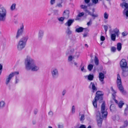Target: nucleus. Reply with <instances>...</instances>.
I'll return each mask as SVG.
<instances>
[{"instance_id": "1", "label": "nucleus", "mask_w": 128, "mask_h": 128, "mask_svg": "<svg viewBox=\"0 0 128 128\" xmlns=\"http://www.w3.org/2000/svg\"><path fill=\"white\" fill-rule=\"evenodd\" d=\"M25 69L27 71L37 72L40 70L39 66L36 64L35 60L31 56H27L24 59Z\"/></svg>"}, {"instance_id": "2", "label": "nucleus", "mask_w": 128, "mask_h": 128, "mask_svg": "<svg viewBox=\"0 0 128 128\" xmlns=\"http://www.w3.org/2000/svg\"><path fill=\"white\" fill-rule=\"evenodd\" d=\"M28 38V36H26L20 40L16 45V48L18 51H21L24 48Z\"/></svg>"}, {"instance_id": "3", "label": "nucleus", "mask_w": 128, "mask_h": 128, "mask_svg": "<svg viewBox=\"0 0 128 128\" xmlns=\"http://www.w3.org/2000/svg\"><path fill=\"white\" fill-rule=\"evenodd\" d=\"M6 9L2 4H0V22L6 21Z\"/></svg>"}, {"instance_id": "4", "label": "nucleus", "mask_w": 128, "mask_h": 128, "mask_svg": "<svg viewBox=\"0 0 128 128\" xmlns=\"http://www.w3.org/2000/svg\"><path fill=\"white\" fill-rule=\"evenodd\" d=\"M116 83L117 87L120 92L124 95L126 94V92L124 90V88L122 84L121 78L119 74H117Z\"/></svg>"}, {"instance_id": "5", "label": "nucleus", "mask_w": 128, "mask_h": 128, "mask_svg": "<svg viewBox=\"0 0 128 128\" xmlns=\"http://www.w3.org/2000/svg\"><path fill=\"white\" fill-rule=\"evenodd\" d=\"M50 74L52 78L56 79L59 76V72L58 68L56 67L52 68L50 71Z\"/></svg>"}, {"instance_id": "6", "label": "nucleus", "mask_w": 128, "mask_h": 128, "mask_svg": "<svg viewBox=\"0 0 128 128\" xmlns=\"http://www.w3.org/2000/svg\"><path fill=\"white\" fill-rule=\"evenodd\" d=\"M111 40L114 41L115 40L116 36L118 37L120 34L119 30L117 28H116L110 32Z\"/></svg>"}, {"instance_id": "7", "label": "nucleus", "mask_w": 128, "mask_h": 128, "mask_svg": "<svg viewBox=\"0 0 128 128\" xmlns=\"http://www.w3.org/2000/svg\"><path fill=\"white\" fill-rule=\"evenodd\" d=\"M120 6L123 8H125L124 10L123 13L124 16H126V18H128V4L124 1L122 3H120Z\"/></svg>"}, {"instance_id": "8", "label": "nucleus", "mask_w": 128, "mask_h": 128, "mask_svg": "<svg viewBox=\"0 0 128 128\" xmlns=\"http://www.w3.org/2000/svg\"><path fill=\"white\" fill-rule=\"evenodd\" d=\"M19 74L18 72H14L11 73L8 76H7L5 84L6 85H7L10 82V81L12 78L16 74Z\"/></svg>"}, {"instance_id": "9", "label": "nucleus", "mask_w": 128, "mask_h": 128, "mask_svg": "<svg viewBox=\"0 0 128 128\" xmlns=\"http://www.w3.org/2000/svg\"><path fill=\"white\" fill-rule=\"evenodd\" d=\"M101 112L103 118H106L107 115L108 113L106 110L105 108V106L104 102H103L101 106Z\"/></svg>"}, {"instance_id": "10", "label": "nucleus", "mask_w": 128, "mask_h": 128, "mask_svg": "<svg viewBox=\"0 0 128 128\" xmlns=\"http://www.w3.org/2000/svg\"><path fill=\"white\" fill-rule=\"evenodd\" d=\"M96 95L95 96V98L99 100V102H102L103 99L102 96L104 94L102 92L98 91L96 92Z\"/></svg>"}, {"instance_id": "11", "label": "nucleus", "mask_w": 128, "mask_h": 128, "mask_svg": "<svg viewBox=\"0 0 128 128\" xmlns=\"http://www.w3.org/2000/svg\"><path fill=\"white\" fill-rule=\"evenodd\" d=\"M24 30V26L23 24H22L20 26V28L18 30L17 32L16 36V39H18L22 34Z\"/></svg>"}, {"instance_id": "12", "label": "nucleus", "mask_w": 128, "mask_h": 128, "mask_svg": "<svg viewBox=\"0 0 128 128\" xmlns=\"http://www.w3.org/2000/svg\"><path fill=\"white\" fill-rule=\"evenodd\" d=\"M96 119L98 126L100 127L102 122V119L101 118L100 113L99 112H97Z\"/></svg>"}, {"instance_id": "13", "label": "nucleus", "mask_w": 128, "mask_h": 128, "mask_svg": "<svg viewBox=\"0 0 128 128\" xmlns=\"http://www.w3.org/2000/svg\"><path fill=\"white\" fill-rule=\"evenodd\" d=\"M120 65L121 69L128 68L126 60L124 59H122L120 62Z\"/></svg>"}, {"instance_id": "14", "label": "nucleus", "mask_w": 128, "mask_h": 128, "mask_svg": "<svg viewBox=\"0 0 128 128\" xmlns=\"http://www.w3.org/2000/svg\"><path fill=\"white\" fill-rule=\"evenodd\" d=\"M122 75L124 77H126L128 76V68L122 69Z\"/></svg>"}, {"instance_id": "15", "label": "nucleus", "mask_w": 128, "mask_h": 128, "mask_svg": "<svg viewBox=\"0 0 128 128\" xmlns=\"http://www.w3.org/2000/svg\"><path fill=\"white\" fill-rule=\"evenodd\" d=\"M89 88L90 89H92V92H94L97 90L96 88V87L95 84L94 82H91L89 86Z\"/></svg>"}, {"instance_id": "16", "label": "nucleus", "mask_w": 128, "mask_h": 128, "mask_svg": "<svg viewBox=\"0 0 128 128\" xmlns=\"http://www.w3.org/2000/svg\"><path fill=\"white\" fill-rule=\"evenodd\" d=\"M69 11L68 10H66L63 12L62 15L65 18L67 19L69 17Z\"/></svg>"}, {"instance_id": "17", "label": "nucleus", "mask_w": 128, "mask_h": 128, "mask_svg": "<svg viewBox=\"0 0 128 128\" xmlns=\"http://www.w3.org/2000/svg\"><path fill=\"white\" fill-rule=\"evenodd\" d=\"M98 77L99 80L102 82V84L104 83V74L102 72L100 73L99 74Z\"/></svg>"}, {"instance_id": "18", "label": "nucleus", "mask_w": 128, "mask_h": 128, "mask_svg": "<svg viewBox=\"0 0 128 128\" xmlns=\"http://www.w3.org/2000/svg\"><path fill=\"white\" fill-rule=\"evenodd\" d=\"M74 19H69L64 24V25L66 26H68V27H69L70 26L72 23L74 22Z\"/></svg>"}, {"instance_id": "19", "label": "nucleus", "mask_w": 128, "mask_h": 128, "mask_svg": "<svg viewBox=\"0 0 128 128\" xmlns=\"http://www.w3.org/2000/svg\"><path fill=\"white\" fill-rule=\"evenodd\" d=\"M110 88L112 92V98L114 101L116 103H117V101L115 99L116 94V92L114 90L112 87H111Z\"/></svg>"}, {"instance_id": "20", "label": "nucleus", "mask_w": 128, "mask_h": 128, "mask_svg": "<svg viewBox=\"0 0 128 128\" xmlns=\"http://www.w3.org/2000/svg\"><path fill=\"white\" fill-rule=\"evenodd\" d=\"M74 51L73 48L70 47L66 51V54L68 55L72 54Z\"/></svg>"}, {"instance_id": "21", "label": "nucleus", "mask_w": 128, "mask_h": 128, "mask_svg": "<svg viewBox=\"0 0 128 128\" xmlns=\"http://www.w3.org/2000/svg\"><path fill=\"white\" fill-rule=\"evenodd\" d=\"M44 34V31L43 30H40L38 33V38L41 40Z\"/></svg>"}, {"instance_id": "22", "label": "nucleus", "mask_w": 128, "mask_h": 128, "mask_svg": "<svg viewBox=\"0 0 128 128\" xmlns=\"http://www.w3.org/2000/svg\"><path fill=\"white\" fill-rule=\"evenodd\" d=\"M85 78H87L88 80L90 81L92 80L94 78V76L93 74H89L88 76H84Z\"/></svg>"}, {"instance_id": "23", "label": "nucleus", "mask_w": 128, "mask_h": 128, "mask_svg": "<svg viewBox=\"0 0 128 128\" xmlns=\"http://www.w3.org/2000/svg\"><path fill=\"white\" fill-rule=\"evenodd\" d=\"M6 104L5 102L3 100H1L0 102V109L4 108Z\"/></svg>"}, {"instance_id": "24", "label": "nucleus", "mask_w": 128, "mask_h": 128, "mask_svg": "<svg viewBox=\"0 0 128 128\" xmlns=\"http://www.w3.org/2000/svg\"><path fill=\"white\" fill-rule=\"evenodd\" d=\"M80 7L82 9H84V10L86 12L88 13V12H89L87 10V7L88 6H87L82 5L80 6Z\"/></svg>"}, {"instance_id": "25", "label": "nucleus", "mask_w": 128, "mask_h": 128, "mask_svg": "<svg viewBox=\"0 0 128 128\" xmlns=\"http://www.w3.org/2000/svg\"><path fill=\"white\" fill-rule=\"evenodd\" d=\"M84 28L82 27H79V28H77L76 30V31L77 32H82Z\"/></svg>"}, {"instance_id": "26", "label": "nucleus", "mask_w": 128, "mask_h": 128, "mask_svg": "<svg viewBox=\"0 0 128 128\" xmlns=\"http://www.w3.org/2000/svg\"><path fill=\"white\" fill-rule=\"evenodd\" d=\"M98 100H99L97 99H95V98H94L92 101L94 107L95 108H96L97 107V102Z\"/></svg>"}, {"instance_id": "27", "label": "nucleus", "mask_w": 128, "mask_h": 128, "mask_svg": "<svg viewBox=\"0 0 128 128\" xmlns=\"http://www.w3.org/2000/svg\"><path fill=\"white\" fill-rule=\"evenodd\" d=\"M117 48L118 50V51H120L122 48V44L120 42L118 43L117 44Z\"/></svg>"}, {"instance_id": "28", "label": "nucleus", "mask_w": 128, "mask_h": 128, "mask_svg": "<svg viewBox=\"0 0 128 128\" xmlns=\"http://www.w3.org/2000/svg\"><path fill=\"white\" fill-rule=\"evenodd\" d=\"M63 16L60 17L58 18V20L60 22H61V24H63L64 21L65 19Z\"/></svg>"}, {"instance_id": "29", "label": "nucleus", "mask_w": 128, "mask_h": 128, "mask_svg": "<svg viewBox=\"0 0 128 128\" xmlns=\"http://www.w3.org/2000/svg\"><path fill=\"white\" fill-rule=\"evenodd\" d=\"M74 58V56H72L71 55H70L68 56V60L69 62H70V63L72 64V59H73Z\"/></svg>"}, {"instance_id": "30", "label": "nucleus", "mask_w": 128, "mask_h": 128, "mask_svg": "<svg viewBox=\"0 0 128 128\" xmlns=\"http://www.w3.org/2000/svg\"><path fill=\"white\" fill-rule=\"evenodd\" d=\"M62 2H60L57 3L56 6V7H58L60 8H62Z\"/></svg>"}, {"instance_id": "31", "label": "nucleus", "mask_w": 128, "mask_h": 128, "mask_svg": "<svg viewBox=\"0 0 128 128\" xmlns=\"http://www.w3.org/2000/svg\"><path fill=\"white\" fill-rule=\"evenodd\" d=\"M66 33L70 35L71 34L72 32L70 30V27H67V30H66Z\"/></svg>"}, {"instance_id": "32", "label": "nucleus", "mask_w": 128, "mask_h": 128, "mask_svg": "<svg viewBox=\"0 0 128 128\" xmlns=\"http://www.w3.org/2000/svg\"><path fill=\"white\" fill-rule=\"evenodd\" d=\"M116 103L118 104V107L120 108H121L122 106L124 104V103L121 101H120L118 103L117 101V103Z\"/></svg>"}, {"instance_id": "33", "label": "nucleus", "mask_w": 128, "mask_h": 128, "mask_svg": "<svg viewBox=\"0 0 128 128\" xmlns=\"http://www.w3.org/2000/svg\"><path fill=\"white\" fill-rule=\"evenodd\" d=\"M94 62L95 64L96 65H98L99 64V60L97 57L96 56H95V57Z\"/></svg>"}, {"instance_id": "34", "label": "nucleus", "mask_w": 128, "mask_h": 128, "mask_svg": "<svg viewBox=\"0 0 128 128\" xmlns=\"http://www.w3.org/2000/svg\"><path fill=\"white\" fill-rule=\"evenodd\" d=\"M16 4L15 3L13 4L11 6L10 9L11 10H14L16 8Z\"/></svg>"}, {"instance_id": "35", "label": "nucleus", "mask_w": 128, "mask_h": 128, "mask_svg": "<svg viewBox=\"0 0 128 128\" xmlns=\"http://www.w3.org/2000/svg\"><path fill=\"white\" fill-rule=\"evenodd\" d=\"M93 66L92 64H89L88 66V68L89 71H91L92 69Z\"/></svg>"}, {"instance_id": "36", "label": "nucleus", "mask_w": 128, "mask_h": 128, "mask_svg": "<svg viewBox=\"0 0 128 128\" xmlns=\"http://www.w3.org/2000/svg\"><path fill=\"white\" fill-rule=\"evenodd\" d=\"M108 14L106 12H104V17L105 19H107L108 18Z\"/></svg>"}, {"instance_id": "37", "label": "nucleus", "mask_w": 128, "mask_h": 128, "mask_svg": "<svg viewBox=\"0 0 128 128\" xmlns=\"http://www.w3.org/2000/svg\"><path fill=\"white\" fill-rule=\"evenodd\" d=\"M75 107L74 106H72L71 112L72 114H74L75 113Z\"/></svg>"}, {"instance_id": "38", "label": "nucleus", "mask_w": 128, "mask_h": 128, "mask_svg": "<svg viewBox=\"0 0 128 128\" xmlns=\"http://www.w3.org/2000/svg\"><path fill=\"white\" fill-rule=\"evenodd\" d=\"M84 119V114H82L81 115V116L80 118V120L83 121Z\"/></svg>"}, {"instance_id": "39", "label": "nucleus", "mask_w": 128, "mask_h": 128, "mask_svg": "<svg viewBox=\"0 0 128 128\" xmlns=\"http://www.w3.org/2000/svg\"><path fill=\"white\" fill-rule=\"evenodd\" d=\"M88 14L94 17H97L98 16V15L97 14H91L90 12H88Z\"/></svg>"}, {"instance_id": "40", "label": "nucleus", "mask_w": 128, "mask_h": 128, "mask_svg": "<svg viewBox=\"0 0 128 128\" xmlns=\"http://www.w3.org/2000/svg\"><path fill=\"white\" fill-rule=\"evenodd\" d=\"M48 115L50 117H52L53 115V113L50 110L48 113Z\"/></svg>"}, {"instance_id": "41", "label": "nucleus", "mask_w": 128, "mask_h": 128, "mask_svg": "<svg viewBox=\"0 0 128 128\" xmlns=\"http://www.w3.org/2000/svg\"><path fill=\"white\" fill-rule=\"evenodd\" d=\"M55 2V0H51L50 1V4L51 5H53L54 4Z\"/></svg>"}, {"instance_id": "42", "label": "nucleus", "mask_w": 128, "mask_h": 128, "mask_svg": "<svg viewBox=\"0 0 128 128\" xmlns=\"http://www.w3.org/2000/svg\"><path fill=\"white\" fill-rule=\"evenodd\" d=\"M128 34L127 32H124L122 33V34L123 36H126Z\"/></svg>"}, {"instance_id": "43", "label": "nucleus", "mask_w": 128, "mask_h": 128, "mask_svg": "<svg viewBox=\"0 0 128 128\" xmlns=\"http://www.w3.org/2000/svg\"><path fill=\"white\" fill-rule=\"evenodd\" d=\"M98 0H92V3L96 4L98 3Z\"/></svg>"}, {"instance_id": "44", "label": "nucleus", "mask_w": 128, "mask_h": 128, "mask_svg": "<svg viewBox=\"0 0 128 128\" xmlns=\"http://www.w3.org/2000/svg\"><path fill=\"white\" fill-rule=\"evenodd\" d=\"M84 14V12H82L80 13L78 15V17H80L83 16Z\"/></svg>"}, {"instance_id": "45", "label": "nucleus", "mask_w": 128, "mask_h": 128, "mask_svg": "<svg viewBox=\"0 0 128 128\" xmlns=\"http://www.w3.org/2000/svg\"><path fill=\"white\" fill-rule=\"evenodd\" d=\"M111 50L112 52H114L116 51V49L114 47H112L111 48Z\"/></svg>"}, {"instance_id": "46", "label": "nucleus", "mask_w": 128, "mask_h": 128, "mask_svg": "<svg viewBox=\"0 0 128 128\" xmlns=\"http://www.w3.org/2000/svg\"><path fill=\"white\" fill-rule=\"evenodd\" d=\"M92 20L91 19H90L88 22L87 24L88 26H89L91 25L92 24Z\"/></svg>"}, {"instance_id": "47", "label": "nucleus", "mask_w": 128, "mask_h": 128, "mask_svg": "<svg viewBox=\"0 0 128 128\" xmlns=\"http://www.w3.org/2000/svg\"><path fill=\"white\" fill-rule=\"evenodd\" d=\"M104 27L105 31V33L106 34V32L108 30V27L107 26L105 25L104 26Z\"/></svg>"}, {"instance_id": "48", "label": "nucleus", "mask_w": 128, "mask_h": 128, "mask_svg": "<svg viewBox=\"0 0 128 128\" xmlns=\"http://www.w3.org/2000/svg\"><path fill=\"white\" fill-rule=\"evenodd\" d=\"M66 92V90H64L62 92V96H64L65 95Z\"/></svg>"}, {"instance_id": "49", "label": "nucleus", "mask_w": 128, "mask_h": 128, "mask_svg": "<svg viewBox=\"0 0 128 128\" xmlns=\"http://www.w3.org/2000/svg\"><path fill=\"white\" fill-rule=\"evenodd\" d=\"M105 38L103 36H102L100 37V40L102 41H103L105 40Z\"/></svg>"}, {"instance_id": "50", "label": "nucleus", "mask_w": 128, "mask_h": 128, "mask_svg": "<svg viewBox=\"0 0 128 128\" xmlns=\"http://www.w3.org/2000/svg\"><path fill=\"white\" fill-rule=\"evenodd\" d=\"M81 71L84 72H86V70L84 68V67H82L81 68Z\"/></svg>"}, {"instance_id": "51", "label": "nucleus", "mask_w": 128, "mask_h": 128, "mask_svg": "<svg viewBox=\"0 0 128 128\" xmlns=\"http://www.w3.org/2000/svg\"><path fill=\"white\" fill-rule=\"evenodd\" d=\"M58 128H63L64 126L62 124H58Z\"/></svg>"}, {"instance_id": "52", "label": "nucleus", "mask_w": 128, "mask_h": 128, "mask_svg": "<svg viewBox=\"0 0 128 128\" xmlns=\"http://www.w3.org/2000/svg\"><path fill=\"white\" fill-rule=\"evenodd\" d=\"M19 81L18 79H17L16 77V78L15 83L17 84L18 83Z\"/></svg>"}, {"instance_id": "53", "label": "nucleus", "mask_w": 128, "mask_h": 128, "mask_svg": "<svg viewBox=\"0 0 128 128\" xmlns=\"http://www.w3.org/2000/svg\"><path fill=\"white\" fill-rule=\"evenodd\" d=\"M128 110V106H127V107L126 108H125V111H124L125 113H126V111Z\"/></svg>"}, {"instance_id": "54", "label": "nucleus", "mask_w": 128, "mask_h": 128, "mask_svg": "<svg viewBox=\"0 0 128 128\" xmlns=\"http://www.w3.org/2000/svg\"><path fill=\"white\" fill-rule=\"evenodd\" d=\"M38 112V110H36V109L34 111V114H37Z\"/></svg>"}, {"instance_id": "55", "label": "nucleus", "mask_w": 128, "mask_h": 128, "mask_svg": "<svg viewBox=\"0 0 128 128\" xmlns=\"http://www.w3.org/2000/svg\"><path fill=\"white\" fill-rule=\"evenodd\" d=\"M80 128H86V127L84 125H82L80 126Z\"/></svg>"}, {"instance_id": "56", "label": "nucleus", "mask_w": 128, "mask_h": 128, "mask_svg": "<svg viewBox=\"0 0 128 128\" xmlns=\"http://www.w3.org/2000/svg\"><path fill=\"white\" fill-rule=\"evenodd\" d=\"M32 124H33L34 125L36 124V121L34 120H33L32 121Z\"/></svg>"}, {"instance_id": "57", "label": "nucleus", "mask_w": 128, "mask_h": 128, "mask_svg": "<svg viewBox=\"0 0 128 128\" xmlns=\"http://www.w3.org/2000/svg\"><path fill=\"white\" fill-rule=\"evenodd\" d=\"M90 0H84V1L85 3H88L89 2Z\"/></svg>"}, {"instance_id": "58", "label": "nucleus", "mask_w": 128, "mask_h": 128, "mask_svg": "<svg viewBox=\"0 0 128 128\" xmlns=\"http://www.w3.org/2000/svg\"><path fill=\"white\" fill-rule=\"evenodd\" d=\"M2 64H0V70H2Z\"/></svg>"}, {"instance_id": "59", "label": "nucleus", "mask_w": 128, "mask_h": 128, "mask_svg": "<svg viewBox=\"0 0 128 128\" xmlns=\"http://www.w3.org/2000/svg\"><path fill=\"white\" fill-rule=\"evenodd\" d=\"M79 17H78V16L75 19V20H79L80 18H79Z\"/></svg>"}, {"instance_id": "60", "label": "nucleus", "mask_w": 128, "mask_h": 128, "mask_svg": "<svg viewBox=\"0 0 128 128\" xmlns=\"http://www.w3.org/2000/svg\"><path fill=\"white\" fill-rule=\"evenodd\" d=\"M74 65L76 66H77V63L76 62H74Z\"/></svg>"}, {"instance_id": "61", "label": "nucleus", "mask_w": 128, "mask_h": 128, "mask_svg": "<svg viewBox=\"0 0 128 128\" xmlns=\"http://www.w3.org/2000/svg\"><path fill=\"white\" fill-rule=\"evenodd\" d=\"M56 13H58V10H56L54 11Z\"/></svg>"}, {"instance_id": "62", "label": "nucleus", "mask_w": 128, "mask_h": 128, "mask_svg": "<svg viewBox=\"0 0 128 128\" xmlns=\"http://www.w3.org/2000/svg\"><path fill=\"white\" fill-rule=\"evenodd\" d=\"M112 105H111L110 106V110H112V108L111 109V108L112 107Z\"/></svg>"}, {"instance_id": "63", "label": "nucleus", "mask_w": 128, "mask_h": 128, "mask_svg": "<svg viewBox=\"0 0 128 128\" xmlns=\"http://www.w3.org/2000/svg\"><path fill=\"white\" fill-rule=\"evenodd\" d=\"M87 36V34H84V37H86Z\"/></svg>"}, {"instance_id": "64", "label": "nucleus", "mask_w": 128, "mask_h": 128, "mask_svg": "<svg viewBox=\"0 0 128 128\" xmlns=\"http://www.w3.org/2000/svg\"><path fill=\"white\" fill-rule=\"evenodd\" d=\"M85 46L86 48H88V45L87 44H85Z\"/></svg>"}]
</instances>
